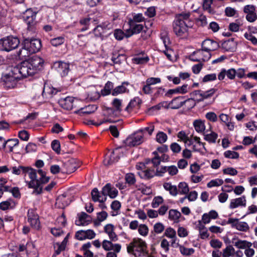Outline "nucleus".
I'll use <instances>...</instances> for the list:
<instances>
[{"instance_id":"nucleus-1","label":"nucleus","mask_w":257,"mask_h":257,"mask_svg":"<svg viewBox=\"0 0 257 257\" xmlns=\"http://www.w3.org/2000/svg\"><path fill=\"white\" fill-rule=\"evenodd\" d=\"M22 168V173L28 174L30 181H27L29 188L34 189L33 193L41 194L43 190V184L47 183L49 177L45 176V173L42 170H36L30 167Z\"/></svg>"},{"instance_id":"nucleus-2","label":"nucleus","mask_w":257,"mask_h":257,"mask_svg":"<svg viewBox=\"0 0 257 257\" xmlns=\"http://www.w3.org/2000/svg\"><path fill=\"white\" fill-rule=\"evenodd\" d=\"M191 27L190 12L176 15L173 22V31L178 37L182 38L187 37L189 34V29Z\"/></svg>"},{"instance_id":"nucleus-3","label":"nucleus","mask_w":257,"mask_h":257,"mask_svg":"<svg viewBox=\"0 0 257 257\" xmlns=\"http://www.w3.org/2000/svg\"><path fill=\"white\" fill-rule=\"evenodd\" d=\"M44 60L37 55H34L18 65V67L26 77L34 75L43 67Z\"/></svg>"},{"instance_id":"nucleus-4","label":"nucleus","mask_w":257,"mask_h":257,"mask_svg":"<svg viewBox=\"0 0 257 257\" xmlns=\"http://www.w3.org/2000/svg\"><path fill=\"white\" fill-rule=\"evenodd\" d=\"M145 241L140 238H135L127 247L128 253H133L136 257L147 256L148 251Z\"/></svg>"},{"instance_id":"nucleus-5","label":"nucleus","mask_w":257,"mask_h":257,"mask_svg":"<svg viewBox=\"0 0 257 257\" xmlns=\"http://www.w3.org/2000/svg\"><path fill=\"white\" fill-rule=\"evenodd\" d=\"M18 65L12 67L10 71L4 77V85L8 88L15 87L18 80L26 78Z\"/></svg>"},{"instance_id":"nucleus-6","label":"nucleus","mask_w":257,"mask_h":257,"mask_svg":"<svg viewBox=\"0 0 257 257\" xmlns=\"http://www.w3.org/2000/svg\"><path fill=\"white\" fill-rule=\"evenodd\" d=\"M20 44L19 39L13 36L4 37L0 40V50L10 52L16 49Z\"/></svg>"},{"instance_id":"nucleus-7","label":"nucleus","mask_w":257,"mask_h":257,"mask_svg":"<svg viewBox=\"0 0 257 257\" xmlns=\"http://www.w3.org/2000/svg\"><path fill=\"white\" fill-rule=\"evenodd\" d=\"M102 247L105 251H108L106 257H117V253H119L121 245L119 243H113L111 241L106 239L103 240Z\"/></svg>"},{"instance_id":"nucleus-8","label":"nucleus","mask_w":257,"mask_h":257,"mask_svg":"<svg viewBox=\"0 0 257 257\" xmlns=\"http://www.w3.org/2000/svg\"><path fill=\"white\" fill-rule=\"evenodd\" d=\"M211 53L205 51L203 48L194 51L190 56V60L195 62L206 61L211 58Z\"/></svg>"},{"instance_id":"nucleus-9","label":"nucleus","mask_w":257,"mask_h":257,"mask_svg":"<svg viewBox=\"0 0 257 257\" xmlns=\"http://www.w3.org/2000/svg\"><path fill=\"white\" fill-rule=\"evenodd\" d=\"M23 42L24 47L26 49H29V51L32 53H35L38 52L41 48V41L37 39H25Z\"/></svg>"},{"instance_id":"nucleus-10","label":"nucleus","mask_w":257,"mask_h":257,"mask_svg":"<svg viewBox=\"0 0 257 257\" xmlns=\"http://www.w3.org/2000/svg\"><path fill=\"white\" fill-rule=\"evenodd\" d=\"M143 141V134L142 133H138L128 137L125 140L124 143L128 147H134L140 145Z\"/></svg>"},{"instance_id":"nucleus-11","label":"nucleus","mask_w":257,"mask_h":257,"mask_svg":"<svg viewBox=\"0 0 257 257\" xmlns=\"http://www.w3.org/2000/svg\"><path fill=\"white\" fill-rule=\"evenodd\" d=\"M80 101L72 97H67L59 100L60 105L65 109L71 110L77 107Z\"/></svg>"},{"instance_id":"nucleus-12","label":"nucleus","mask_w":257,"mask_h":257,"mask_svg":"<svg viewBox=\"0 0 257 257\" xmlns=\"http://www.w3.org/2000/svg\"><path fill=\"white\" fill-rule=\"evenodd\" d=\"M243 12L246 14V20L253 23L257 20V15L255 13V7L252 5H247L244 7Z\"/></svg>"},{"instance_id":"nucleus-13","label":"nucleus","mask_w":257,"mask_h":257,"mask_svg":"<svg viewBox=\"0 0 257 257\" xmlns=\"http://www.w3.org/2000/svg\"><path fill=\"white\" fill-rule=\"evenodd\" d=\"M227 224H231L232 227L241 231H246L249 229V226L246 222L239 221L238 219L236 218H229Z\"/></svg>"},{"instance_id":"nucleus-14","label":"nucleus","mask_w":257,"mask_h":257,"mask_svg":"<svg viewBox=\"0 0 257 257\" xmlns=\"http://www.w3.org/2000/svg\"><path fill=\"white\" fill-rule=\"evenodd\" d=\"M28 220L32 227L36 229H39L40 223L39 219V216L33 209H29L28 211Z\"/></svg>"},{"instance_id":"nucleus-15","label":"nucleus","mask_w":257,"mask_h":257,"mask_svg":"<svg viewBox=\"0 0 257 257\" xmlns=\"http://www.w3.org/2000/svg\"><path fill=\"white\" fill-rule=\"evenodd\" d=\"M101 193L106 197L108 196L110 198L114 199L118 195V190L111 184L107 183L102 187Z\"/></svg>"},{"instance_id":"nucleus-16","label":"nucleus","mask_w":257,"mask_h":257,"mask_svg":"<svg viewBox=\"0 0 257 257\" xmlns=\"http://www.w3.org/2000/svg\"><path fill=\"white\" fill-rule=\"evenodd\" d=\"M95 233L93 230L88 229L86 230H80L75 233V237L78 240H83L86 239H91L95 237Z\"/></svg>"},{"instance_id":"nucleus-17","label":"nucleus","mask_w":257,"mask_h":257,"mask_svg":"<svg viewBox=\"0 0 257 257\" xmlns=\"http://www.w3.org/2000/svg\"><path fill=\"white\" fill-rule=\"evenodd\" d=\"M201 46L205 51H207L208 53L215 51L219 47V45L217 42L211 39L204 40L202 42Z\"/></svg>"},{"instance_id":"nucleus-18","label":"nucleus","mask_w":257,"mask_h":257,"mask_svg":"<svg viewBox=\"0 0 257 257\" xmlns=\"http://www.w3.org/2000/svg\"><path fill=\"white\" fill-rule=\"evenodd\" d=\"M54 67L62 77L67 75L69 72V64L65 62L61 61L56 62L54 64Z\"/></svg>"},{"instance_id":"nucleus-19","label":"nucleus","mask_w":257,"mask_h":257,"mask_svg":"<svg viewBox=\"0 0 257 257\" xmlns=\"http://www.w3.org/2000/svg\"><path fill=\"white\" fill-rule=\"evenodd\" d=\"M221 48L227 52H234L237 48V42L231 38L222 42Z\"/></svg>"},{"instance_id":"nucleus-20","label":"nucleus","mask_w":257,"mask_h":257,"mask_svg":"<svg viewBox=\"0 0 257 257\" xmlns=\"http://www.w3.org/2000/svg\"><path fill=\"white\" fill-rule=\"evenodd\" d=\"M66 169V172L68 173L74 172L79 166L80 164L77 161L73 158H71L64 163Z\"/></svg>"},{"instance_id":"nucleus-21","label":"nucleus","mask_w":257,"mask_h":257,"mask_svg":"<svg viewBox=\"0 0 257 257\" xmlns=\"http://www.w3.org/2000/svg\"><path fill=\"white\" fill-rule=\"evenodd\" d=\"M114 227L112 224H107L104 227L105 232L108 235L110 240L112 241H116L118 240V236L114 231Z\"/></svg>"},{"instance_id":"nucleus-22","label":"nucleus","mask_w":257,"mask_h":257,"mask_svg":"<svg viewBox=\"0 0 257 257\" xmlns=\"http://www.w3.org/2000/svg\"><path fill=\"white\" fill-rule=\"evenodd\" d=\"M111 104L112 108H108L107 109L108 113H117L121 111L122 107L121 99L115 98L112 100Z\"/></svg>"},{"instance_id":"nucleus-23","label":"nucleus","mask_w":257,"mask_h":257,"mask_svg":"<svg viewBox=\"0 0 257 257\" xmlns=\"http://www.w3.org/2000/svg\"><path fill=\"white\" fill-rule=\"evenodd\" d=\"M91 195L92 199L94 202L104 203L107 199V197L101 193V191L99 192L96 188H94L91 191Z\"/></svg>"},{"instance_id":"nucleus-24","label":"nucleus","mask_w":257,"mask_h":257,"mask_svg":"<svg viewBox=\"0 0 257 257\" xmlns=\"http://www.w3.org/2000/svg\"><path fill=\"white\" fill-rule=\"evenodd\" d=\"M188 91V86L187 84H184L180 87H178L175 89H171L168 90L166 93L165 96L171 97V96L175 93L184 94Z\"/></svg>"},{"instance_id":"nucleus-25","label":"nucleus","mask_w":257,"mask_h":257,"mask_svg":"<svg viewBox=\"0 0 257 257\" xmlns=\"http://www.w3.org/2000/svg\"><path fill=\"white\" fill-rule=\"evenodd\" d=\"M129 85L127 82H123L121 84L112 89L111 94L113 96H117L118 94L128 92V89L126 87Z\"/></svg>"},{"instance_id":"nucleus-26","label":"nucleus","mask_w":257,"mask_h":257,"mask_svg":"<svg viewBox=\"0 0 257 257\" xmlns=\"http://www.w3.org/2000/svg\"><path fill=\"white\" fill-rule=\"evenodd\" d=\"M141 178L144 179H149L156 175L154 169H150L147 167L145 170L138 172Z\"/></svg>"},{"instance_id":"nucleus-27","label":"nucleus","mask_w":257,"mask_h":257,"mask_svg":"<svg viewBox=\"0 0 257 257\" xmlns=\"http://www.w3.org/2000/svg\"><path fill=\"white\" fill-rule=\"evenodd\" d=\"M246 205V199L245 196L232 199L230 203L229 207L231 209L235 208L238 206H245Z\"/></svg>"},{"instance_id":"nucleus-28","label":"nucleus","mask_w":257,"mask_h":257,"mask_svg":"<svg viewBox=\"0 0 257 257\" xmlns=\"http://www.w3.org/2000/svg\"><path fill=\"white\" fill-rule=\"evenodd\" d=\"M112 27V25L111 23L108 22H105L95 27L93 31L94 32L98 31L99 32V34L101 35L102 33H105L107 30L111 29Z\"/></svg>"},{"instance_id":"nucleus-29","label":"nucleus","mask_w":257,"mask_h":257,"mask_svg":"<svg viewBox=\"0 0 257 257\" xmlns=\"http://www.w3.org/2000/svg\"><path fill=\"white\" fill-rule=\"evenodd\" d=\"M183 96H178L173 99L169 103V107L171 109H178L184 105Z\"/></svg>"},{"instance_id":"nucleus-30","label":"nucleus","mask_w":257,"mask_h":257,"mask_svg":"<svg viewBox=\"0 0 257 257\" xmlns=\"http://www.w3.org/2000/svg\"><path fill=\"white\" fill-rule=\"evenodd\" d=\"M204 139L209 143H215L218 137V135L211 131L206 130L204 133Z\"/></svg>"},{"instance_id":"nucleus-31","label":"nucleus","mask_w":257,"mask_h":257,"mask_svg":"<svg viewBox=\"0 0 257 257\" xmlns=\"http://www.w3.org/2000/svg\"><path fill=\"white\" fill-rule=\"evenodd\" d=\"M90 221V216L86 213L82 212L79 215V220L76 221V224L78 226H84Z\"/></svg>"},{"instance_id":"nucleus-32","label":"nucleus","mask_w":257,"mask_h":257,"mask_svg":"<svg viewBox=\"0 0 257 257\" xmlns=\"http://www.w3.org/2000/svg\"><path fill=\"white\" fill-rule=\"evenodd\" d=\"M164 188L169 192L170 195L175 196L178 194V189L176 186L173 185L171 183L166 182L163 184Z\"/></svg>"},{"instance_id":"nucleus-33","label":"nucleus","mask_w":257,"mask_h":257,"mask_svg":"<svg viewBox=\"0 0 257 257\" xmlns=\"http://www.w3.org/2000/svg\"><path fill=\"white\" fill-rule=\"evenodd\" d=\"M193 125L196 132L199 133H205V125L204 121L201 120H195L193 122Z\"/></svg>"},{"instance_id":"nucleus-34","label":"nucleus","mask_w":257,"mask_h":257,"mask_svg":"<svg viewBox=\"0 0 257 257\" xmlns=\"http://www.w3.org/2000/svg\"><path fill=\"white\" fill-rule=\"evenodd\" d=\"M58 92L55 88L50 87H44L43 88L42 95L43 97L46 98L51 97L54 95H55Z\"/></svg>"},{"instance_id":"nucleus-35","label":"nucleus","mask_w":257,"mask_h":257,"mask_svg":"<svg viewBox=\"0 0 257 257\" xmlns=\"http://www.w3.org/2000/svg\"><path fill=\"white\" fill-rule=\"evenodd\" d=\"M232 243L238 248L244 249L246 247H249L250 243L245 240H241L233 238L232 239Z\"/></svg>"},{"instance_id":"nucleus-36","label":"nucleus","mask_w":257,"mask_h":257,"mask_svg":"<svg viewBox=\"0 0 257 257\" xmlns=\"http://www.w3.org/2000/svg\"><path fill=\"white\" fill-rule=\"evenodd\" d=\"M198 222V228L199 231L200 237L202 239L207 238L209 235L207 228L202 223L201 221H199Z\"/></svg>"},{"instance_id":"nucleus-37","label":"nucleus","mask_w":257,"mask_h":257,"mask_svg":"<svg viewBox=\"0 0 257 257\" xmlns=\"http://www.w3.org/2000/svg\"><path fill=\"white\" fill-rule=\"evenodd\" d=\"M91 247V243L88 242L84 243L81 246V249L83 251L84 257H93V253L89 250Z\"/></svg>"},{"instance_id":"nucleus-38","label":"nucleus","mask_w":257,"mask_h":257,"mask_svg":"<svg viewBox=\"0 0 257 257\" xmlns=\"http://www.w3.org/2000/svg\"><path fill=\"white\" fill-rule=\"evenodd\" d=\"M142 102L141 99L138 97H135L133 99L131 100L127 106L125 108V110L130 112L133 108L138 106Z\"/></svg>"},{"instance_id":"nucleus-39","label":"nucleus","mask_w":257,"mask_h":257,"mask_svg":"<svg viewBox=\"0 0 257 257\" xmlns=\"http://www.w3.org/2000/svg\"><path fill=\"white\" fill-rule=\"evenodd\" d=\"M70 203V201H67L66 196L64 195L59 196L56 200V205L60 208H64L68 206Z\"/></svg>"},{"instance_id":"nucleus-40","label":"nucleus","mask_w":257,"mask_h":257,"mask_svg":"<svg viewBox=\"0 0 257 257\" xmlns=\"http://www.w3.org/2000/svg\"><path fill=\"white\" fill-rule=\"evenodd\" d=\"M96 108L97 107L95 105H89L85 109L81 107L79 109L75 110L74 112L75 113L90 114L94 112Z\"/></svg>"},{"instance_id":"nucleus-41","label":"nucleus","mask_w":257,"mask_h":257,"mask_svg":"<svg viewBox=\"0 0 257 257\" xmlns=\"http://www.w3.org/2000/svg\"><path fill=\"white\" fill-rule=\"evenodd\" d=\"M202 90H196L191 92L189 95L190 97L192 98L196 102L202 101V97H201Z\"/></svg>"},{"instance_id":"nucleus-42","label":"nucleus","mask_w":257,"mask_h":257,"mask_svg":"<svg viewBox=\"0 0 257 257\" xmlns=\"http://www.w3.org/2000/svg\"><path fill=\"white\" fill-rule=\"evenodd\" d=\"M189 191V188L187 184L185 182H181L178 185V193L180 194L187 195Z\"/></svg>"},{"instance_id":"nucleus-43","label":"nucleus","mask_w":257,"mask_h":257,"mask_svg":"<svg viewBox=\"0 0 257 257\" xmlns=\"http://www.w3.org/2000/svg\"><path fill=\"white\" fill-rule=\"evenodd\" d=\"M181 215V213L176 209H171L169 212V218L175 221H178Z\"/></svg>"},{"instance_id":"nucleus-44","label":"nucleus","mask_w":257,"mask_h":257,"mask_svg":"<svg viewBox=\"0 0 257 257\" xmlns=\"http://www.w3.org/2000/svg\"><path fill=\"white\" fill-rule=\"evenodd\" d=\"M23 47L18 51V55L19 57L23 59L26 57L29 56L32 53L29 51V49H26V47H24V43H23Z\"/></svg>"},{"instance_id":"nucleus-45","label":"nucleus","mask_w":257,"mask_h":257,"mask_svg":"<svg viewBox=\"0 0 257 257\" xmlns=\"http://www.w3.org/2000/svg\"><path fill=\"white\" fill-rule=\"evenodd\" d=\"M113 83L110 81H108L101 91L102 95L105 96L111 93V90L113 89Z\"/></svg>"},{"instance_id":"nucleus-46","label":"nucleus","mask_w":257,"mask_h":257,"mask_svg":"<svg viewBox=\"0 0 257 257\" xmlns=\"http://www.w3.org/2000/svg\"><path fill=\"white\" fill-rule=\"evenodd\" d=\"M145 20L143 14L141 13L135 14L132 19L129 20L130 24H135L136 23H140L143 22Z\"/></svg>"},{"instance_id":"nucleus-47","label":"nucleus","mask_w":257,"mask_h":257,"mask_svg":"<svg viewBox=\"0 0 257 257\" xmlns=\"http://www.w3.org/2000/svg\"><path fill=\"white\" fill-rule=\"evenodd\" d=\"M216 92V89L214 88H211L207 91L202 90L201 97H202V101L206 99H208L213 96Z\"/></svg>"},{"instance_id":"nucleus-48","label":"nucleus","mask_w":257,"mask_h":257,"mask_svg":"<svg viewBox=\"0 0 257 257\" xmlns=\"http://www.w3.org/2000/svg\"><path fill=\"white\" fill-rule=\"evenodd\" d=\"M19 141L17 139H11L8 140V149H9V152H12L13 150V148L18 146Z\"/></svg>"},{"instance_id":"nucleus-49","label":"nucleus","mask_w":257,"mask_h":257,"mask_svg":"<svg viewBox=\"0 0 257 257\" xmlns=\"http://www.w3.org/2000/svg\"><path fill=\"white\" fill-rule=\"evenodd\" d=\"M234 254V248L231 245H228L224 249H223L222 256L229 257L230 256H233Z\"/></svg>"},{"instance_id":"nucleus-50","label":"nucleus","mask_w":257,"mask_h":257,"mask_svg":"<svg viewBox=\"0 0 257 257\" xmlns=\"http://www.w3.org/2000/svg\"><path fill=\"white\" fill-rule=\"evenodd\" d=\"M149 60L148 56H138L133 59L134 63L138 64H143L147 63Z\"/></svg>"},{"instance_id":"nucleus-51","label":"nucleus","mask_w":257,"mask_h":257,"mask_svg":"<svg viewBox=\"0 0 257 257\" xmlns=\"http://www.w3.org/2000/svg\"><path fill=\"white\" fill-rule=\"evenodd\" d=\"M223 180L221 179H216L214 180H212L210 182H209L207 186L209 188H211L213 187L219 186L223 184Z\"/></svg>"},{"instance_id":"nucleus-52","label":"nucleus","mask_w":257,"mask_h":257,"mask_svg":"<svg viewBox=\"0 0 257 257\" xmlns=\"http://www.w3.org/2000/svg\"><path fill=\"white\" fill-rule=\"evenodd\" d=\"M125 180L129 185H133L136 182L135 176L133 173H127L125 175Z\"/></svg>"},{"instance_id":"nucleus-53","label":"nucleus","mask_w":257,"mask_h":257,"mask_svg":"<svg viewBox=\"0 0 257 257\" xmlns=\"http://www.w3.org/2000/svg\"><path fill=\"white\" fill-rule=\"evenodd\" d=\"M125 60L126 56L124 54H119L116 57L113 56L111 58V60L114 63L118 64H121L122 62L125 61Z\"/></svg>"},{"instance_id":"nucleus-54","label":"nucleus","mask_w":257,"mask_h":257,"mask_svg":"<svg viewBox=\"0 0 257 257\" xmlns=\"http://www.w3.org/2000/svg\"><path fill=\"white\" fill-rule=\"evenodd\" d=\"M116 151H117V150ZM116 152V151H113L111 153L109 158L108 160L107 161V162L106 164V165H111V164L118 161L119 158Z\"/></svg>"},{"instance_id":"nucleus-55","label":"nucleus","mask_w":257,"mask_h":257,"mask_svg":"<svg viewBox=\"0 0 257 257\" xmlns=\"http://www.w3.org/2000/svg\"><path fill=\"white\" fill-rule=\"evenodd\" d=\"M167 138V135L163 132H159L156 135V141L161 144L165 143Z\"/></svg>"},{"instance_id":"nucleus-56","label":"nucleus","mask_w":257,"mask_h":257,"mask_svg":"<svg viewBox=\"0 0 257 257\" xmlns=\"http://www.w3.org/2000/svg\"><path fill=\"white\" fill-rule=\"evenodd\" d=\"M181 253L184 255H189L194 252V249L192 248H186L182 245L179 246Z\"/></svg>"},{"instance_id":"nucleus-57","label":"nucleus","mask_w":257,"mask_h":257,"mask_svg":"<svg viewBox=\"0 0 257 257\" xmlns=\"http://www.w3.org/2000/svg\"><path fill=\"white\" fill-rule=\"evenodd\" d=\"M138 232L140 235L146 236L148 234L149 228L146 224H141L139 226Z\"/></svg>"},{"instance_id":"nucleus-58","label":"nucleus","mask_w":257,"mask_h":257,"mask_svg":"<svg viewBox=\"0 0 257 257\" xmlns=\"http://www.w3.org/2000/svg\"><path fill=\"white\" fill-rule=\"evenodd\" d=\"M224 156L226 158L234 159L239 157V154L233 151L228 150L224 153Z\"/></svg>"},{"instance_id":"nucleus-59","label":"nucleus","mask_w":257,"mask_h":257,"mask_svg":"<svg viewBox=\"0 0 257 257\" xmlns=\"http://www.w3.org/2000/svg\"><path fill=\"white\" fill-rule=\"evenodd\" d=\"M244 37L245 38L249 41L251 42V43L254 45H257V39L254 36L251 32H246L244 34Z\"/></svg>"},{"instance_id":"nucleus-60","label":"nucleus","mask_w":257,"mask_h":257,"mask_svg":"<svg viewBox=\"0 0 257 257\" xmlns=\"http://www.w3.org/2000/svg\"><path fill=\"white\" fill-rule=\"evenodd\" d=\"M184 105L188 109L193 108L196 104V102L191 97L183 101Z\"/></svg>"},{"instance_id":"nucleus-61","label":"nucleus","mask_w":257,"mask_h":257,"mask_svg":"<svg viewBox=\"0 0 257 257\" xmlns=\"http://www.w3.org/2000/svg\"><path fill=\"white\" fill-rule=\"evenodd\" d=\"M130 27L133 29L134 34H138L143 31L144 26L142 24H130Z\"/></svg>"},{"instance_id":"nucleus-62","label":"nucleus","mask_w":257,"mask_h":257,"mask_svg":"<svg viewBox=\"0 0 257 257\" xmlns=\"http://www.w3.org/2000/svg\"><path fill=\"white\" fill-rule=\"evenodd\" d=\"M24 20L27 24L28 28L29 29H32L33 27H34L37 23L36 17H31L28 19H24Z\"/></svg>"},{"instance_id":"nucleus-63","label":"nucleus","mask_w":257,"mask_h":257,"mask_svg":"<svg viewBox=\"0 0 257 257\" xmlns=\"http://www.w3.org/2000/svg\"><path fill=\"white\" fill-rule=\"evenodd\" d=\"M164 235L170 238H176V232L173 228L169 227L165 230Z\"/></svg>"},{"instance_id":"nucleus-64","label":"nucleus","mask_w":257,"mask_h":257,"mask_svg":"<svg viewBox=\"0 0 257 257\" xmlns=\"http://www.w3.org/2000/svg\"><path fill=\"white\" fill-rule=\"evenodd\" d=\"M165 229L164 225L160 222L156 223L154 225V231L156 233H162Z\"/></svg>"}]
</instances>
